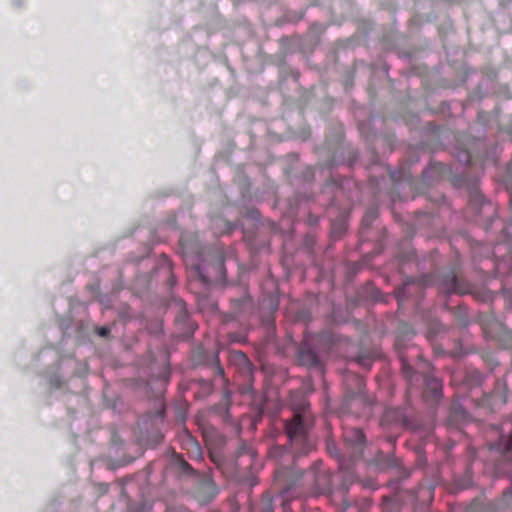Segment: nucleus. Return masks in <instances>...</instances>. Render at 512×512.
I'll use <instances>...</instances> for the list:
<instances>
[{"instance_id":"f257e3e1","label":"nucleus","mask_w":512,"mask_h":512,"mask_svg":"<svg viewBox=\"0 0 512 512\" xmlns=\"http://www.w3.org/2000/svg\"><path fill=\"white\" fill-rule=\"evenodd\" d=\"M106 333H107V329H106V328H101V329L99 330V334H100L101 336L106 335Z\"/></svg>"}]
</instances>
